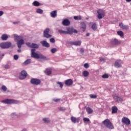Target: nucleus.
I'll return each instance as SVG.
<instances>
[{
  "mask_svg": "<svg viewBox=\"0 0 131 131\" xmlns=\"http://www.w3.org/2000/svg\"><path fill=\"white\" fill-rule=\"evenodd\" d=\"M102 123L105 127H107L108 129H114V126H113V124L111 123L110 120L106 119L102 122Z\"/></svg>",
  "mask_w": 131,
  "mask_h": 131,
  "instance_id": "f257e3e1",
  "label": "nucleus"
},
{
  "mask_svg": "<svg viewBox=\"0 0 131 131\" xmlns=\"http://www.w3.org/2000/svg\"><path fill=\"white\" fill-rule=\"evenodd\" d=\"M2 103L4 104H18V102L17 100H15L14 99H7L4 100L2 101Z\"/></svg>",
  "mask_w": 131,
  "mask_h": 131,
  "instance_id": "f03ea898",
  "label": "nucleus"
},
{
  "mask_svg": "<svg viewBox=\"0 0 131 131\" xmlns=\"http://www.w3.org/2000/svg\"><path fill=\"white\" fill-rule=\"evenodd\" d=\"M11 46H12L11 42H2L0 44V47L2 49H9Z\"/></svg>",
  "mask_w": 131,
  "mask_h": 131,
  "instance_id": "7ed1b4c3",
  "label": "nucleus"
},
{
  "mask_svg": "<svg viewBox=\"0 0 131 131\" xmlns=\"http://www.w3.org/2000/svg\"><path fill=\"white\" fill-rule=\"evenodd\" d=\"M31 83L35 85H38L40 84L41 81L39 79L37 78H32L30 80Z\"/></svg>",
  "mask_w": 131,
  "mask_h": 131,
  "instance_id": "20e7f679",
  "label": "nucleus"
},
{
  "mask_svg": "<svg viewBox=\"0 0 131 131\" xmlns=\"http://www.w3.org/2000/svg\"><path fill=\"white\" fill-rule=\"evenodd\" d=\"M35 49H32L31 56L32 58H34L35 59H39V54L35 53Z\"/></svg>",
  "mask_w": 131,
  "mask_h": 131,
  "instance_id": "39448f33",
  "label": "nucleus"
},
{
  "mask_svg": "<svg viewBox=\"0 0 131 131\" xmlns=\"http://www.w3.org/2000/svg\"><path fill=\"white\" fill-rule=\"evenodd\" d=\"M73 32L74 33H77V30L76 29H74L73 28L68 27L67 28L66 33L68 34H73Z\"/></svg>",
  "mask_w": 131,
  "mask_h": 131,
  "instance_id": "423d86ee",
  "label": "nucleus"
},
{
  "mask_svg": "<svg viewBox=\"0 0 131 131\" xmlns=\"http://www.w3.org/2000/svg\"><path fill=\"white\" fill-rule=\"evenodd\" d=\"M49 32H50L49 28H47L45 30H44L43 31L44 37H46V38H51V37H52V35L49 34Z\"/></svg>",
  "mask_w": 131,
  "mask_h": 131,
  "instance_id": "0eeeda50",
  "label": "nucleus"
},
{
  "mask_svg": "<svg viewBox=\"0 0 131 131\" xmlns=\"http://www.w3.org/2000/svg\"><path fill=\"white\" fill-rule=\"evenodd\" d=\"M121 121L122 123L126 124V125H129V124H130V120L129 119L125 117H124L122 118Z\"/></svg>",
  "mask_w": 131,
  "mask_h": 131,
  "instance_id": "6e6552de",
  "label": "nucleus"
},
{
  "mask_svg": "<svg viewBox=\"0 0 131 131\" xmlns=\"http://www.w3.org/2000/svg\"><path fill=\"white\" fill-rule=\"evenodd\" d=\"M26 45L29 48H34V49H38L39 48V46H38V45H37L36 43H32L31 44V43H30V42H27V43H26Z\"/></svg>",
  "mask_w": 131,
  "mask_h": 131,
  "instance_id": "1a4fd4ad",
  "label": "nucleus"
},
{
  "mask_svg": "<svg viewBox=\"0 0 131 131\" xmlns=\"http://www.w3.org/2000/svg\"><path fill=\"white\" fill-rule=\"evenodd\" d=\"M24 43H25V42L24 41V40H23V39L18 40L17 42V47L19 49H21V48H22V46H23Z\"/></svg>",
  "mask_w": 131,
  "mask_h": 131,
  "instance_id": "9d476101",
  "label": "nucleus"
},
{
  "mask_svg": "<svg viewBox=\"0 0 131 131\" xmlns=\"http://www.w3.org/2000/svg\"><path fill=\"white\" fill-rule=\"evenodd\" d=\"M121 65H122V61L120 59L116 60L115 62V67L116 68H120Z\"/></svg>",
  "mask_w": 131,
  "mask_h": 131,
  "instance_id": "9b49d317",
  "label": "nucleus"
},
{
  "mask_svg": "<svg viewBox=\"0 0 131 131\" xmlns=\"http://www.w3.org/2000/svg\"><path fill=\"white\" fill-rule=\"evenodd\" d=\"M27 76V72L25 71H23L20 73V75L19 76L20 79H25Z\"/></svg>",
  "mask_w": 131,
  "mask_h": 131,
  "instance_id": "f8f14e48",
  "label": "nucleus"
},
{
  "mask_svg": "<svg viewBox=\"0 0 131 131\" xmlns=\"http://www.w3.org/2000/svg\"><path fill=\"white\" fill-rule=\"evenodd\" d=\"M71 120L73 122V123H78V122H79V121L80 120V119L79 118H76L72 116L71 117Z\"/></svg>",
  "mask_w": 131,
  "mask_h": 131,
  "instance_id": "ddd939ff",
  "label": "nucleus"
},
{
  "mask_svg": "<svg viewBox=\"0 0 131 131\" xmlns=\"http://www.w3.org/2000/svg\"><path fill=\"white\" fill-rule=\"evenodd\" d=\"M40 42L43 47H45V48H50V43H49L47 41L43 40L41 41Z\"/></svg>",
  "mask_w": 131,
  "mask_h": 131,
  "instance_id": "4468645a",
  "label": "nucleus"
},
{
  "mask_svg": "<svg viewBox=\"0 0 131 131\" xmlns=\"http://www.w3.org/2000/svg\"><path fill=\"white\" fill-rule=\"evenodd\" d=\"M114 99L115 100V101H116V102H118V103H121V102L123 101L122 98L117 96H114Z\"/></svg>",
  "mask_w": 131,
  "mask_h": 131,
  "instance_id": "2eb2a0df",
  "label": "nucleus"
},
{
  "mask_svg": "<svg viewBox=\"0 0 131 131\" xmlns=\"http://www.w3.org/2000/svg\"><path fill=\"white\" fill-rule=\"evenodd\" d=\"M50 15L52 18L57 17V10H54L50 13Z\"/></svg>",
  "mask_w": 131,
  "mask_h": 131,
  "instance_id": "dca6fc26",
  "label": "nucleus"
},
{
  "mask_svg": "<svg viewBox=\"0 0 131 131\" xmlns=\"http://www.w3.org/2000/svg\"><path fill=\"white\" fill-rule=\"evenodd\" d=\"M112 43L114 46L116 45H119L120 43V41L118 40L117 39L115 38L114 40L112 41Z\"/></svg>",
  "mask_w": 131,
  "mask_h": 131,
  "instance_id": "f3484780",
  "label": "nucleus"
},
{
  "mask_svg": "<svg viewBox=\"0 0 131 131\" xmlns=\"http://www.w3.org/2000/svg\"><path fill=\"white\" fill-rule=\"evenodd\" d=\"M73 83V81L71 79L66 80V85H71Z\"/></svg>",
  "mask_w": 131,
  "mask_h": 131,
  "instance_id": "a211bd4d",
  "label": "nucleus"
},
{
  "mask_svg": "<svg viewBox=\"0 0 131 131\" xmlns=\"http://www.w3.org/2000/svg\"><path fill=\"white\" fill-rule=\"evenodd\" d=\"M39 59H42V60H48V58H47V57L44 56L41 53H39Z\"/></svg>",
  "mask_w": 131,
  "mask_h": 131,
  "instance_id": "6ab92c4d",
  "label": "nucleus"
},
{
  "mask_svg": "<svg viewBox=\"0 0 131 131\" xmlns=\"http://www.w3.org/2000/svg\"><path fill=\"white\" fill-rule=\"evenodd\" d=\"M39 59H42V60H48V58H47V57L44 56L41 53H39Z\"/></svg>",
  "mask_w": 131,
  "mask_h": 131,
  "instance_id": "aec40b11",
  "label": "nucleus"
},
{
  "mask_svg": "<svg viewBox=\"0 0 131 131\" xmlns=\"http://www.w3.org/2000/svg\"><path fill=\"white\" fill-rule=\"evenodd\" d=\"M72 45H73L74 46H80V45H81V41H75L72 42Z\"/></svg>",
  "mask_w": 131,
  "mask_h": 131,
  "instance_id": "412c9836",
  "label": "nucleus"
},
{
  "mask_svg": "<svg viewBox=\"0 0 131 131\" xmlns=\"http://www.w3.org/2000/svg\"><path fill=\"white\" fill-rule=\"evenodd\" d=\"M112 114H115V113H117V110H118L117 107L113 106L112 107Z\"/></svg>",
  "mask_w": 131,
  "mask_h": 131,
  "instance_id": "4be33fe9",
  "label": "nucleus"
},
{
  "mask_svg": "<svg viewBox=\"0 0 131 131\" xmlns=\"http://www.w3.org/2000/svg\"><path fill=\"white\" fill-rule=\"evenodd\" d=\"M45 73L47 75H51V74H52V70L50 69H46V70L45 71Z\"/></svg>",
  "mask_w": 131,
  "mask_h": 131,
  "instance_id": "5701e85b",
  "label": "nucleus"
},
{
  "mask_svg": "<svg viewBox=\"0 0 131 131\" xmlns=\"http://www.w3.org/2000/svg\"><path fill=\"white\" fill-rule=\"evenodd\" d=\"M81 28L83 29V32L85 31V29H86V25H85V23H81Z\"/></svg>",
  "mask_w": 131,
  "mask_h": 131,
  "instance_id": "b1692460",
  "label": "nucleus"
},
{
  "mask_svg": "<svg viewBox=\"0 0 131 131\" xmlns=\"http://www.w3.org/2000/svg\"><path fill=\"white\" fill-rule=\"evenodd\" d=\"M91 27H92L93 30H94V31H95V30L98 29V25H97V24H96V23H94L92 25Z\"/></svg>",
  "mask_w": 131,
  "mask_h": 131,
  "instance_id": "393cba45",
  "label": "nucleus"
},
{
  "mask_svg": "<svg viewBox=\"0 0 131 131\" xmlns=\"http://www.w3.org/2000/svg\"><path fill=\"white\" fill-rule=\"evenodd\" d=\"M1 38L2 40H7L8 38H9V37L8 36V35L7 34H3L2 35Z\"/></svg>",
  "mask_w": 131,
  "mask_h": 131,
  "instance_id": "a878e982",
  "label": "nucleus"
},
{
  "mask_svg": "<svg viewBox=\"0 0 131 131\" xmlns=\"http://www.w3.org/2000/svg\"><path fill=\"white\" fill-rule=\"evenodd\" d=\"M86 110L88 114H92L93 113V110L90 107H87Z\"/></svg>",
  "mask_w": 131,
  "mask_h": 131,
  "instance_id": "bb28decb",
  "label": "nucleus"
},
{
  "mask_svg": "<svg viewBox=\"0 0 131 131\" xmlns=\"http://www.w3.org/2000/svg\"><path fill=\"white\" fill-rule=\"evenodd\" d=\"M89 74H90V73L88 72V71H84L82 72V75H83L84 76V77H88V76H89Z\"/></svg>",
  "mask_w": 131,
  "mask_h": 131,
  "instance_id": "cd10ccee",
  "label": "nucleus"
},
{
  "mask_svg": "<svg viewBox=\"0 0 131 131\" xmlns=\"http://www.w3.org/2000/svg\"><path fill=\"white\" fill-rule=\"evenodd\" d=\"M118 35L120 36V37H123V35H124V34H123V32L121 31H118L117 32Z\"/></svg>",
  "mask_w": 131,
  "mask_h": 131,
  "instance_id": "c85d7f7f",
  "label": "nucleus"
},
{
  "mask_svg": "<svg viewBox=\"0 0 131 131\" xmlns=\"http://www.w3.org/2000/svg\"><path fill=\"white\" fill-rule=\"evenodd\" d=\"M98 15H104V11L102 9H99L97 11Z\"/></svg>",
  "mask_w": 131,
  "mask_h": 131,
  "instance_id": "c756f323",
  "label": "nucleus"
},
{
  "mask_svg": "<svg viewBox=\"0 0 131 131\" xmlns=\"http://www.w3.org/2000/svg\"><path fill=\"white\" fill-rule=\"evenodd\" d=\"M33 5H34L35 6V7H38L40 5V3H39V2H38L37 1H34L33 3Z\"/></svg>",
  "mask_w": 131,
  "mask_h": 131,
  "instance_id": "7c9ffc66",
  "label": "nucleus"
},
{
  "mask_svg": "<svg viewBox=\"0 0 131 131\" xmlns=\"http://www.w3.org/2000/svg\"><path fill=\"white\" fill-rule=\"evenodd\" d=\"M36 12L38 14H42L43 13V10L39 8L36 10Z\"/></svg>",
  "mask_w": 131,
  "mask_h": 131,
  "instance_id": "2f4dec72",
  "label": "nucleus"
},
{
  "mask_svg": "<svg viewBox=\"0 0 131 131\" xmlns=\"http://www.w3.org/2000/svg\"><path fill=\"white\" fill-rule=\"evenodd\" d=\"M101 77L104 79L109 78V75L108 74H104L101 76Z\"/></svg>",
  "mask_w": 131,
  "mask_h": 131,
  "instance_id": "473e14b6",
  "label": "nucleus"
},
{
  "mask_svg": "<svg viewBox=\"0 0 131 131\" xmlns=\"http://www.w3.org/2000/svg\"><path fill=\"white\" fill-rule=\"evenodd\" d=\"M53 101H54V102H55L56 103H60V102H61V101H62V99H61L60 98L53 99Z\"/></svg>",
  "mask_w": 131,
  "mask_h": 131,
  "instance_id": "72a5a7b5",
  "label": "nucleus"
},
{
  "mask_svg": "<svg viewBox=\"0 0 131 131\" xmlns=\"http://www.w3.org/2000/svg\"><path fill=\"white\" fill-rule=\"evenodd\" d=\"M31 61L30 59H27L24 62V65H28V64H30Z\"/></svg>",
  "mask_w": 131,
  "mask_h": 131,
  "instance_id": "f704fd0d",
  "label": "nucleus"
},
{
  "mask_svg": "<svg viewBox=\"0 0 131 131\" xmlns=\"http://www.w3.org/2000/svg\"><path fill=\"white\" fill-rule=\"evenodd\" d=\"M74 19L75 20H81V16H74Z\"/></svg>",
  "mask_w": 131,
  "mask_h": 131,
  "instance_id": "c9c22d12",
  "label": "nucleus"
},
{
  "mask_svg": "<svg viewBox=\"0 0 131 131\" xmlns=\"http://www.w3.org/2000/svg\"><path fill=\"white\" fill-rule=\"evenodd\" d=\"M14 37H16V38L15 39L16 40H19V39H21V36H18L17 34H14Z\"/></svg>",
  "mask_w": 131,
  "mask_h": 131,
  "instance_id": "e433bc0d",
  "label": "nucleus"
},
{
  "mask_svg": "<svg viewBox=\"0 0 131 131\" xmlns=\"http://www.w3.org/2000/svg\"><path fill=\"white\" fill-rule=\"evenodd\" d=\"M58 32L60 33V34H66V32L62 30H58Z\"/></svg>",
  "mask_w": 131,
  "mask_h": 131,
  "instance_id": "4c0bfd02",
  "label": "nucleus"
},
{
  "mask_svg": "<svg viewBox=\"0 0 131 131\" xmlns=\"http://www.w3.org/2000/svg\"><path fill=\"white\" fill-rule=\"evenodd\" d=\"M90 97L91 98V99H96L97 98V95L95 94H91Z\"/></svg>",
  "mask_w": 131,
  "mask_h": 131,
  "instance_id": "58836bf2",
  "label": "nucleus"
},
{
  "mask_svg": "<svg viewBox=\"0 0 131 131\" xmlns=\"http://www.w3.org/2000/svg\"><path fill=\"white\" fill-rule=\"evenodd\" d=\"M51 52L52 54H55V53H56V52H57V49L56 48H52L51 50Z\"/></svg>",
  "mask_w": 131,
  "mask_h": 131,
  "instance_id": "ea45409f",
  "label": "nucleus"
},
{
  "mask_svg": "<svg viewBox=\"0 0 131 131\" xmlns=\"http://www.w3.org/2000/svg\"><path fill=\"white\" fill-rule=\"evenodd\" d=\"M43 121L46 122V123H49V122H50V120L48 118H43Z\"/></svg>",
  "mask_w": 131,
  "mask_h": 131,
  "instance_id": "a19ab883",
  "label": "nucleus"
},
{
  "mask_svg": "<svg viewBox=\"0 0 131 131\" xmlns=\"http://www.w3.org/2000/svg\"><path fill=\"white\" fill-rule=\"evenodd\" d=\"M83 120L84 122H89L90 121V119L88 118H83Z\"/></svg>",
  "mask_w": 131,
  "mask_h": 131,
  "instance_id": "79ce46f5",
  "label": "nucleus"
},
{
  "mask_svg": "<svg viewBox=\"0 0 131 131\" xmlns=\"http://www.w3.org/2000/svg\"><path fill=\"white\" fill-rule=\"evenodd\" d=\"M70 25V21L69 19H66V26H69Z\"/></svg>",
  "mask_w": 131,
  "mask_h": 131,
  "instance_id": "37998d69",
  "label": "nucleus"
},
{
  "mask_svg": "<svg viewBox=\"0 0 131 131\" xmlns=\"http://www.w3.org/2000/svg\"><path fill=\"white\" fill-rule=\"evenodd\" d=\"M2 90L4 91V92H6L7 91V87L5 85H3L2 86Z\"/></svg>",
  "mask_w": 131,
  "mask_h": 131,
  "instance_id": "c03bdc74",
  "label": "nucleus"
},
{
  "mask_svg": "<svg viewBox=\"0 0 131 131\" xmlns=\"http://www.w3.org/2000/svg\"><path fill=\"white\" fill-rule=\"evenodd\" d=\"M104 17V15L103 14H98L97 18L99 19H102Z\"/></svg>",
  "mask_w": 131,
  "mask_h": 131,
  "instance_id": "a18cd8bd",
  "label": "nucleus"
},
{
  "mask_svg": "<svg viewBox=\"0 0 131 131\" xmlns=\"http://www.w3.org/2000/svg\"><path fill=\"white\" fill-rule=\"evenodd\" d=\"M129 27L127 25H124V27H123L122 29H125V30H128L129 29Z\"/></svg>",
  "mask_w": 131,
  "mask_h": 131,
  "instance_id": "49530a36",
  "label": "nucleus"
},
{
  "mask_svg": "<svg viewBox=\"0 0 131 131\" xmlns=\"http://www.w3.org/2000/svg\"><path fill=\"white\" fill-rule=\"evenodd\" d=\"M57 84H59L60 85V87L62 89L63 88V83L62 82L58 81L57 82Z\"/></svg>",
  "mask_w": 131,
  "mask_h": 131,
  "instance_id": "de8ad7c7",
  "label": "nucleus"
},
{
  "mask_svg": "<svg viewBox=\"0 0 131 131\" xmlns=\"http://www.w3.org/2000/svg\"><path fill=\"white\" fill-rule=\"evenodd\" d=\"M50 42H52V43H55V38H51V39H50Z\"/></svg>",
  "mask_w": 131,
  "mask_h": 131,
  "instance_id": "09e8293b",
  "label": "nucleus"
},
{
  "mask_svg": "<svg viewBox=\"0 0 131 131\" xmlns=\"http://www.w3.org/2000/svg\"><path fill=\"white\" fill-rule=\"evenodd\" d=\"M14 60H18L19 59V56L18 55H14Z\"/></svg>",
  "mask_w": 131,
  "mask_h": 131,
  "instance_id": "8fccbe9b",
  "label": "nucleus"
},
{
  "mask_svg": "<svg viewBox=\"0 0 131 131\" xmlns=\"http://www.w3.org/2000/svg\"><path fill=\"white\" fill-rule=\"evenodd\" d=\"M59 110H60V111H65L66 108L65 107H60L58 108Z\"/></svg>",
  "mask_w": 131,
  "mask_h": 131,
  "instance_id": "3c124183",
  "label": "nucleus"
},
{
  "mask_svg": "<svg viewBox=\"0 0 131 131\" xmlns=\"http://www.w3.org/2000/svg\"><path fill=\"white\" fill-rule=\"evenodd\" d=\"M84 68H86V69H88V68L89 67V63H85L84 64Z\"/></svg>",
  "mask_w": 131,
  "mask_h": 131,
  "instance_id": "603ef678",
  "label": "nucleus"
},
{
  "mask_svg": "<svg viewBox=\"0 0 131 131\" xmlns=\"http://www.w3.org/2000/svg\"><path fill=\"white\" fill-rule=\"evenodd\" d=\"M80 52L81 54H83V53H84V49H83V48H81Z\"/></svg>",
  "mask_w": 131,
  "mask_h": 131,
  "instance_id": "864d4df0",
  "label": "nucleus"
},
{
  "mask_svg": "<svg viewBox=\"0 0 131 131\" xmlns=\"http://www.w3.org/2000/svg\"><path fill=\"white\" fill-rule=\"evenodd\" d=\"M62 24L64 26H66V19H64L62 21Z\"/></svg>",
  "mask_w": 131,
  "mask_h": 131,
  "instance_id": "5fc2aeb1",
  "label": "nucleus"
},
{
  "mask_svg": "<svg viewBox=\"0 0 131 131\" xmlns=\"http://www.w3.org/2000/svg\"><path fill=\"white\" fill-rule=\"evenodd\" d=\"M119 26H120V27H121V28H123V27L124 26V25H123V24H122V23H120L119 24Z\"/></svg>",
  "mask_w": 131,
  "mask_h": 131,
  "instance_id": "6e6d98bb",
  "label": "nucleus"
},
{
  "mask_svg": "<svg viewBox=\"0 0 131 131\" xmlns=\"http://www.w3.org/2000/svg\"><path fill=\"white\" fill-rule=\"evenodd\" d=\"M100 61H101V62H105V59H104V58H100Z\"/></svg>",
  "mask_w": 131,
  "mask_h": 131,
  "instance_id": "4d7b16f0",
  "label": "nucleus"
},
{
  "mask_svg": "<svg viewBox=\"0 0 131 131\" xmlns=\"http://www.w3.org/2000/svg\"><path fill=\"white\" fill-rule=\"evenodd\" d=\"M5 68L6 69H9L10 68V66L7 64L5 66Z\"/></svg>",
  "mask_w": 131,
  "mask_h": 131,
  "instance_id": "13d9d810",
  "label": "nucleus"
},
{
  "mask_svg": "<svg viewBox=\"0 0 131 131\" xmlns=\"http://www.w3.org/2000/svg\"><path fill=\"white\" fill-rule=\"evenodd\" d=\"M4 15V11H0V16H3Z\"/></svg>",
  "mask_w": 131,
  "mask_h": 131,
  "instance_id": "bf43d9fd",
  "label": "nucleus"
},
{
  "mask_svg": "<svg viewBox=\"0 0 131 131\" xmlns=\"http://www.w3.org/2000/svg\"><path fill=\"white\" fill-rule=\"evenodd\" d=\"M18 23H20V21H15V22H13V24H18Z\"/></svg>",
  "mask_w": 131,
  "mask_h": 131,
  "instance_id": "052dcab7",
  "label": "nucleus"
},
{
  "mask_svg": "<svg viewBox=\"0 0 131 131\" xmlns=\"http://www.w3.org/2000/svg\"><path fill=\"white\" fill-rule=\"evenodd\" d=\"M17 52H18V53H21V50L20 49H18L17 50Z\"/></svg>",
  "mask_w": 131,
  "mask_h": 131,
  "instance_id": "680f3d73",
  "label": "nucleus"
},
{
  "mask_svg": "<svg viewBox=\"0 0 131 131\" xmlns=\"http://www.w3.org/2000/svg\"><path fill=\"white\" fill-rule=\"evenodd\" d=\"M126 2H127V3H130V2H131V0H126Z\"/></svg>",
  "mask_w": 131,
  "mask_h": 131,
  "instance_id": "e2e57ef3",
  "label": "nucleus"
},
{
  "mask_svg": "<svg viewBox=\"0 0 131 131\" xmlns=\"http://www.w3.org/2000/svg\"><path fill=\"white\" fill-rule=\"evenodd\" d=\"M89 35H90V33H89L86 34V36H89Z\"/></svg>",
  "mask_w": 131,
  "mask_h": 131,
  "instance_id": "0e129e2a",
  "label": "nucleus"
},
{
  "mask_svg": "<svg viewBox=\"0 0 131 131\" xmlns=\"http://www.w3.org/2000/svg\"><path fill=\"white\" fill-rule=\"evenodd\" d=\"M21 131H27V129H24Z\"/></svg>",
  "mask_w": 131,
  "mask_h": 131,
  "instance_id": "69168bd1",
  "label": "nucleus"
},
{
  "mask_svg": "<svg viewBox=\"0 0 131 131\" xmlns=\"http://www.w3.org/2000/svg\"><path fill=\"white\" fill-rule=\"evenodd\" d=\"M65 83H66V81H64Z\"/></svg>",
  "mask_w": 131,
  "mask_h": 131,
  "instance_id": "338daca9",
  "label": "nucleus"
},
{
  "mask_svg": "<svg viewBox=\"0 0 131 131\" xmlns=\"http://www.w3.org/2000/svg\"><path fill=\"white\" fill-rule=\"evenodd\" d=\"M3 56H4V54H3Z\"/></svg>",
  "mask_w": 131,
  "mask_h": 131,
  "instance_id": "774afa93",
  "label": "nucleus"
}]
</instances>
